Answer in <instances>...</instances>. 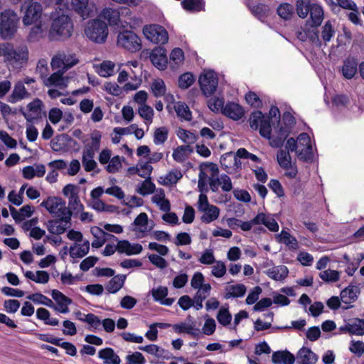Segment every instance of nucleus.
<instances>
[{"label": "nucleus", "instance_id": "obj_58", "mask_svg": "<svg viewBox=\"0 0 364 364\" xmlns=\"http://www.w3.org/2000/svg\"><path fill=\"white\" fill-rule=\"evenodd\" d=\"M126 364H145L146 359L140 352H134L126 356Z\"/></svg>", "mask_w": 364, "mask_h": 364}, {"label": "nucleus", "instance_id": "obj_10", "mask_svg": "<svg viewBox=\"0 0 364 364\" xmlns=\"http://www.w3.org/2000/svg\"><path fill=\"white\" fill-rule=\"evenodd\" d=\"M297 156L299 160L311 162L314 154L311 139L307 133L302 132L297 137Z\"/></svg>", "mask_w": 364, "mask_h": 364}, {"label": "nucleus", "instance_id": "obj_7", "mask_svg": "<svg viewBox=\"0 0 364 364\" xmlns=\"http://www.w3.org/2000/svg\"><path fill=\"white\" fill-rule=\"evenodd\" d=\"M87 37L97 43H104L108 36L107 24L100 19H94L85 29Z\"/></svg>", "mask_w": 364, "mask_h": 364}, {"label": "nucleus", "instance_id": "obj_32", "mask_svg": "<svg viewBox=\"0 0 364 364\" xmlns=\"http://www.w3.org/2000/svg\"><path fill=\"white\" fill-rule=\"evenodd\" d=\"M203 215L200 218V220L203 223L208 224L210 223L215 220H217L220 215V208L214 205H211L208 208H206V210L203 211Z\"/></svg>", "mask_w": 364, "mask_h": 364}, {"label": "nucleus", "instance_id": "obj_54", "mask_svg": "<svg viewBox=\"0 0 364 364\" xmlns=\"http://www.w3.org/2000/svg\"><path fill=\"white\" fill-rule=\"evenodd\" d=\"M68 208L71 210L73 215L75 217L84 210V205L81 203L79 196H75L74 198H69Z\"/></svg>", "mask_w": 364, "mask_h": 364}, {"label": "nucleus", "instance_id": "obj_36", "mask_svg": "<svg viewBox=\"0 0 364 364\" xmlns=\"http://www.w3.org/2000/svg\"><path fill=\"white\" fill-rule=\"evenodd\" d=\"M90 250V243L88 241L84 242L82 245L79 247H70V255L73 258H82L85 256Z\"/></svg>", "mask_w": 364, "mask_h": 364}, {"label": "nucleus", "instance_id": "obj_14", "mask_svg": "<svg viewBox=\"0 0 364 364\" xmlns=\"http://www.w3.org/2000/svg\"><path fill=\"white\" fill-rule=\"evenodd\" d=\"M244 4L251 14L261 21H264L270 14V8L267 4L259 3L253 5L251 0H245Z\"/></svg>", "mask_w": 364, "mask_h": 364}, {"label": "nucleus", "instance_id": "obj_6", "mask_svg": "<svg viewBox=\"0 0 364 364\" xmlns=\"http://www.w3.org/2000/svg\"><path fill=\"white\" fill-rule=\"evenodd\" d=\"M3 56L5 61L10 63H23L28 60V52L26 47L15 49L10 43L0 44V57Z\"/></svg>", "mask_w": 364, "mask_h": 364}, {"label": "nucleus", "instance_id": "obj_19", "mask_svg": "<svg viewBox=\"0 0 364 364\" xmlns=\"http://www.w3.org/2000/svg\"><path fill=\"white\" fill-rule=\"evenodd\" d=\"M101 138L102 134L100 132L95 131L91 134L90 143L85 145V149L83 151V154H86L88 156V158L93 159L95 152L100 150Z\"/></svg>", "mask_w": 364, "mask_h": 364}, {"label": "nucleus", "instance_id": "obj_11", "mask_svg": "<svg viewBox=\"0 0 364 364\" xmlns=\"http://www.w3.org/2000/svg\"><path fill=\"white\" fill-rule=\"evenodd\" d=\"M198 83L203 94L205 97H210L216 90L218 78L214 71L208 70L200 75Z\"/></svg>", "mask_w": 364, "mask_h": 364}, {"label": "nucleus", "instance_id": "obj_40", "mask_svg": "<svg viewBox=\"0 0 364 364\" xmlns=\"http://www.w3.org/2000/svg\"><path fill=\"white\" fill-rule=\"evenodd\" d=\"M151 88L154 96L156 97H163L166 91L165 83L161 78L154 80L151 84Z\"/></svg>", "mask_w": 364, "mask_h": 364}, {"label": "nucleus", "instance_id": "obj_37", "mask_svg": "<svg viewBox=\"0 0 364 364\" xmlns=\"http://www.w3.org/2000/svg\"><path fill=\"white\" fill-rule=\"evenodd\" d=\"M348 332L352 335H364V319L356 318L355 322L348 323Z\"/></svg>", "mask_w": 364, "mask_h": 364}, {"label": "nucleus", "instance_id": "obj_46", "mask_svg": "<svg viewBox=\"0 0 364 364\" xmlns=\"http://www.w3.org/2000/svg\"><path fill=\"white\" fill-rule=\"evenodd\" d=\"M155 184L151 181V178H146L141 184L138 189V193L141 196H146L154 192Z\"/></svg>", "mask_w": 364, "mask_h": 364}, {"label": "nucleus", "instance_id": "obj_35", "mask_svg": "<svg viewBox=\"0 0 364 364\" xmlns=\"http://www.w3.org/2000/svg\"><path fill=\"white\" fill-rule=\"evenodd\" d=\"M264 115L260 110L253 111L249 117V123L252 129L257 130L261 129L262 121L264 120Z\"/></svg>", "mask_w": 364, "mask_h": 364}, {"label": "nucleus", "instance_id": "obj_22", "mask_svg": "<svg viewBox=\"0 0 364 364\" xmlns=\"http://www.w3.org/2000/svg\"><path fill=\"white\" fill-rule=\"evenodd\" d=\"M150 60L152 64L161 70L167 67V58L165 50L162 49H154L150 54Z\"/></svg>", "mask_w": 364, "mask_h": 364}, {"label": "nucleus", "instance_id": "obj_4", "mask_svg": "<svg viewBox=\"0 0 364 364\" xmlns=\"http://www.w3.org/2000/svg\"><path fill=\"white\" fill-rule=\"evenodd\" d=\"M18 17L12 9H7L0 14V36L6 39L11 38L16 32Z\"/></svg>", "mask_w": 364, "mask_h": 364}, {"label": "nucleus", "instance_id": "obj_57", "mask_svg": "<svg viewBox=\"0 0 364 364\" xmlns=\"http://www.w3.org/2000/svg\"><path fill=\"white\" fill-rule=\"evenodd\" d=\"M208 181V176L206 173L200 168V171L198 174V188L200 193H207L208 191V188L207 185V182Z\"/></svg>", "mask_w": 364, "mask_h": 364}, {"label": "nucleus", "instance_id": "obj_50", "mask_svg": "<svg viewBox=\"0 0 364 364\" xmlns=\"http://www.w3.org/2000/svg\"><path fill=\"white\" fill-rule=\"evenodd\" d=\"M43 33V29L42 24L40 23L33 26L29 32L28 36V40L30 42L38 41L42 37Z\"/></svg>", "mask_w": 364, "mask_h": 364}, {"label": "nucleus", "instance_id": "obj_64", "mask_svg": "<svg viewBox=\"0 0 364 364\" xmlns=\"http://www.w3.org/2000/svg\"><path fill=\"white\" fill-rule=\"evenodd\" d=\"M215 264L213 267L212 274L217 278H220L226 273V266L222 261L215 262Z\"/></svg>", "mask_w": 364, "mask_h": 364}, {"label": "nucleus", "instance_id": "obj_16", "mask_svg": "<svg viewBox=\"0 0 364 364\" xmlns=\"http://www.w3.org/2000/svg\"><path fill=\"white\" fill-rule=\"evenodd\" d=\"M243 107L237 103L228 102L223 109L222 114L233 120H239L244 115Z\"/></svg>", "mask_w": 364, "mask_h": 364}, {"label": "nucleus", "instance_id": "obj_8", "mask_svg": "<svg viewBox=\"0 0 364 364\" xmlns=\"http://www.w3.org/2000/svg\"><path fill=\"white\" fill-rule=\"evenodd\" d=\"M25 9L23 17L24 25L28 26L36 23L41 18L43 8L40 3L33 1V0H24L21 6V9Z\"/></svg>", "mask_w": 364, "mask_h": 364}, {"label": "nucleus", "instance_id": "obj_29", "mask_svg": "<svg viewBox=\"0 0 364 364\" xmlns=\"http://www.w3.org/2000/svg\"><path fill=\"white\" fill-rule=\"evenodd\" d=\"M28 92L26 90L24 85L21 82H18L15 85L11 95L9 96V102L11 103H16L28 96Z\"/></svg>", "mask_w": 364, "mask_h": 364}, {"label": "nucleus", "instance_id": "obj_45", "mask_svg": "<svg viewBox=\"0 0 364 364\" xmlns=\"http://www.w3.org/2000/svg\"><path fill=\"white\" fill-rule=\"evenodd\" d=\"M115 65L114 63L109 60L103 61L98 70V73L102 77H109L114 74Z\"/></svg>", "mask_w": 364, "mask_h": 364}, {"label": "nucleus", "instance_id": "obj_3", "mask_svg": "<svg viewBox=\"0 0 364 364\" xmlns=\"http://www.w3.org/2000/svg\"><path fill=\"white\" fill-rule=\"evenodd\" d=\"M73 33V23L68 15L61 14L53 18L48 33L50 41H63Z\"/></svg>", "mask_w": 364, "mask_h": 364}, {"label": "nucleus", "instance_id": "obj_43", "mask_svg": "<svg viewBox=\"0 0 364 364\" xmlns=\"http://www.w3.org/2000/svg\"><path fill=\"white\" fill-rule=\"evenodd\" d=\"M168 129L166 127L156 128L154 134V142L155 144H163L168 139Z\"/></svg>", "mask_w": 364, "mask_h": 364}, {"label": "nucleus", "instance_id": "obj_1", "mask_svg": "<svg viewBox=\"0 0 364 364\" xmlns=\"http://www.w3.org/2000/svg\"><path fill=\"white\" fill-rule=\"evenodd\" d=\"M41 206L45 208L53 218L47 223L50 233L60 235L70 227L73 212L66 206V202L62 198L48 196L41 203Z\"/></svg>", "mask_w": 364, "mask_h": 364}, {"label": "nucleus", "instance_id": "obj_34", "mask_svg": "<svg viewBox=\"0 0 364 364\" xmlns=\"http://www.w3.org/2000/svg\"><path fill=\"white\" fill-rule=\"evenodd\" d=\"M174 109L178 117L186 121H191L192 119L191 112L185 102L181 101L177 102L174 105Z\"/></svg>", "mask_w": 364, "mask_h": 364}, {"label": "nucleus", "instance_id": "obj_56", "mask_svg": "<svg viewBox=\"0 0 364 364\" xmlns=\"http://www.w3.org/2000/svg\"><path fill=\"white\" fill-rule=\"evenodd\" d=\"M177 135L185 143H194L197 139L194 133L181 128L178 131Z\"/></svg>", "mask_w": 364, "mask_h": 364}, {"label": "nucleus", "instance_id": "obj_55", "mask_svg": "<svg viewBox=\"0 0 364 364\" xmlns=\"http://www.w3.org/2000/svg\"><path fill=\"white\" fill-rule=\"evenodd\" d=\"M78 320L87 323L94 329H97L99 326L102 324V321H100L99 317L92 313H89L85 315V318L78 317Z\"/></svg>", "mask_w": 364, "mask_h": 364}, {"label": "nucleus", "instance_id": "obj_42", "mask_svg": "<svg viewBox=\"0 0 364 364\" xmlns=\"http://www.w3.org/2000/svg\"><path fill=\"white\" fill-rule=\"evenodd\" d=\"M28 300L33 301L36 304H41L48 307H53V302L46 296L42 294L41 293H34L27 296L26 297Z\"/></svg>", "mask_w": 364, "mask_h": 364}, {"label": "nucleus", "instance_id": "obj_61", "mask_svg": "<svg viewBox=\"0 0 364 364\" xmlns=\"http://www.w3.org/2000/svg\"><path fill=\"white\" fill-rule=\"evenodd\" d=\"M151 295L156 301H161L168 295V289L166 287L159 286L151 291Z\"/></svg>", "mask_w": 364, "mask_h": 364}, {"label": "nucleus", "instance_id": "obj_39", "mask_svg": "<svg viewBox=\"0 0 364 364\" xmlns=\"http://www.w3.org/2000/svg\"><path fill=\"white\" fill-rule=\"evenodd\" d=\"M279 242L284 243L291 249L298 248V242L296 239L291 236V234L287 231L282 230L281 233L279 234Z\"/></svg>", "mask_w": 364, "mask_h": 364}, {"label": "nucleus", "instance_id": "obj_53", "mask_svg": "<svg viewBox=\"0 0 364 364\" xmlns=\"http://www.w3.org/2000/svg\"><path fill=\"white\" fill-rule=\"evenodd\" d=\"M320 278L328 282H336L339 280L340 273L336 270L327 269L320 273Z\"/></svg>", "mask_w": 364, "mask_h": 364}, {"label": "nucleus", "instance_id": "obj_9", "mask_svg": "<svg viewBox=\"0 0 364 364\" xmlns=\"http://www.w3.org/2000/svg\"><path fill=\"white\" fill-rule=\"evenodd\" d=\"M145 37L155 44L164 45L168 41V35L166 28L159 24L146 25L143 28Z\"/></svg>", "mask_w": 364, "mask_h": 364}, {"label": "nucleus", "instance_id": "obj_13", "mask_svg": "<svg viewBox=\"0 0 364 364\" xmlns=\"http://www.w3.org/2000/svg\"><path fill=\"white\" fill-rule=\"evenodd\" d=\"M290 132L289 128L287 126H282L272 135V132L269 136H263L269 139V144L274 148H280L283 146L284 141L289 136Z\"/></svg>", "mask_w": 364, "mask_h": 364}, {"label": "nucleus", "instance_id": "obj_44", "mask_svg": "<svg viewBox=\"0 0 364 364\" xmlns=\"http://www.w3.org/2000/svg\"><path fill=\"white\" fill-rule=\"evenodd\" d=\"M188 151L190 152L192 151V149L189 145H182L178 146L176 149H174L172 156L173 159L179 163H182L186 160V151Z\"/></svg>", "mask_w": 364, "mask_h": 364}, {"label": "nucleus", "instance_id": "obj_21", "mask_svg": "<svg viewBox=\"0 0 364 364\" xmlns=\"http://www.w3.org/2000/svg\"><path fill=\"white\" fill-rule=\"evenodd\" d=\"M360 293V289L358 286L349 285L341 291V299L344 304H350L357 300Z\"/></svg>", "mask_w": 364, "mask_h": 364}, {"label": "nucleus", "instance_id": "obj_30", "mask_svg": "<svg viewBox=\"0 0 364 364\" xmlns=\"http://www.w3.org/2000/svg\"><path fill=\"white\" fill-rule=\"evenodd\" d=\"M126 275L118 274L114 276L106 285V289L109 293H117L124 285Z\"/></svg>", "mask_w": 364, "mask_h": 364}, {"label": "nucleus", "instance_id": "obj_62", "mask_svg": "<svg viewBox=\"0 0 364 364\" xmlns=\"http://www.w3.org/2000/svg\"><path fill=\"white\" fill-rule=\"evenodd\" d=\"M21 306L20 301L16 299H8L4 303L5 311L9 314L16 313Z\"/></svg>", "mask_w": 364, "mask_h": 364}, {"label": "nucleus", "instance_id": "obj_27", "mask_svg": "<svg viewBox=\"0 0 364 364\" xmlns=\"http://www.w3.org/2000/svg\"><path fill=\"white\" fill-rule=\"evenodd\" d=\"M181 6L184 10L191 13L204 11L205 1V0H183Z\"/></svg>", "mask_w": 364, "mask_h": 364}, {"label": "nucleus", "instance_id": "obj_47", "mask_svg": "<svg viewBox=\"0 0 364 364\" xmlns=\"http://www.w3.org/2000/svg\"><path fill=\"white\" fill-rule=\"evenodd\" d=\"M218 321L223 326H227L229 325L232 320V315L230 314L228 309L221 307L217 314Z\"/></svg>", "mask_w": 364, "mask_h": 364}, {"label": "nucleus", "instance_id": "obj_41", "mask_svg": "<svg viewBox=\"0 0 364 364\" xmlns=\"http://www.w3.org/2000/svg\"><path fill=\"white\" fill-rule=\"evenodd\" d=\"M277 13L283 19H290L294 13L293 6L289 3H282L277 7Z\"/></svg>", "mask_w": 364, "mask_h": 364}, {"label": "nucleus", "instance_id": "obj_17", "mask_svg": "<svg viewBox=\"0 0 364 364\" xmlns=\"http://www.w3.org/2000/svg\"><path fill=\"white\" fill-rule=\"evenodd\" d=\"M117 252L119 254H126L127 255H138L141 252L143 247L139 243H130L127 240H117Z\"/></svg>", "mask_w": 364, "mask_h": 364}, {"label": "nucleus", "instance_id": "obj_33", "mask_svg": "<svg viewBox=\"0 0 364 364\" xmlns=\"http://www.w3.org/2000/svg\"><path fill=\"white\" fill-rule=\"evenodd\" d=\"M228 291L224 297L226 299L230 298L242 297L246 293V287L242 284H238L235 285H231L226 289Z\"/></svg>", "mask_w": 364, "mask_h": 364}, {"label": "nucleus", "instance_id": "obj_20", "mask_svg": "<svg viewBox=\"0 0 364 364\" xmlns=\"http://www.w3.org/2000/svg\"><path fill=\"white\" fill-rule=\"evenodd\" d=\"M92 233L95 237L94 240L92 242V247L94 248L101 247L108 240H118L116 236L105 232L100 228H96V232L92 230Z\"/></svg>", "mask_w": 364, "mask_h": 364}, {"label": "nucleus", "instance_id": "obj_2", "mask_svg": "<svg viewBox=\"0 0 364 364\" xmlns=\"http://www.w3.org/2000/svg\"><path fill=\"white\" fill-rule=\"evenodd\" d=\"M296 11L301 18L310 16L303 31L298 32L297 38L301 41L309 39L316 46H318V4H312L311 0H296Z\"/></svg>", "mask_w": 364, "mask_h": 364}, {"label": "nucleus", "instance_id": "obj_24", "mask_svg": "<svg viewBox=\"0 0 364 364\" xmlns=\"http://www.w3.org/2000/svg\"><path fill=\"white\" fill-rule=\"evenodd\" d=\"M272 361L274 364H294L295 357L288 350H278L272 353Z\"/></svg>", "mask_w": 364, "mask_h": 364}, {"label": "nucleus", "instance_id": "obj_59", "mask_svg": "<svg viewBox=\"0 0 364 364\" xmlns=\"http://www.w3.org/2000/svg\"><path fill=\"white\" fill-rule=\"evenodd\" d=\"M208 105L209 109L214 112H218L219 111L222 112L225 107L224 100L218 97L211 98L209 100Z\"/></svg>", "mask_w": 364, "mask_h": 364}, {"label": "nucleus", "instance_id": "obj_31", "mask_svg": "<svg viewBox=\"0 0 364 364\" xmlns=\"http://www.w3.org/2000/svg\"><path fill=\"white\" fill-rule=\"evenodd\" d=\"M89 0H71V4L76 13L83 18L90 16V10L87 8Z\"/></svg>", "mask_w": 364, "mask_h": 364}, {"label": "nucleus", "instance_id": "obj_51", "mask_svg": "<svg viewBox=\"0 0 364 364\" xmlns=\"http://www.w3.org/2000/svg\"><path fill=\"white\" fill-rule=\"evenodd\" d=\"M245 100L252 107L260 108L262 107V101L258 95L252 91H249L245 95Z\"/></svg>", "mask_w": 364, "mask_h": 364}, {"label": "nucleus", "instance_id": "obj_49", "mask_svg": "<svg viewBox=\"0 0 364 364\" xmlns=\"http://www.w3.org/2000/svg\"><path fill=\"white\" fill-rule=\"evenodd\" d=\"M195 82V77L191 73H185L178 78V87L181 89H187Z\"/></svg>", "mask_w": 364, "mask_h": 364}, {"label": "nucleus", "instance_id": "obj_60", "mask_svg": "<svg viewBox=\"0 0 364 364\" xmlns=\"http://www.w3.org/2000/svg\"><path fill=\"white\" fill-rule=\"evenodd\" d=\"M121 166L122 164L120 157L119 156H114L109 161L106 170L108 173H114L119 171V168Z\"/></svg>", "mask_w": 364, "mask_h": 364}, {"label": "nucleus", "instance_id": "obj_63", "mask_svg": "<svg viewBox=\"0 0 364 364\" xmlns=\"http://www.w3.org/2000/svg\"><path fill=\"white\" fill-rule=\"evenodd\" d=\"M138 112L141 117L151 122L154 110L150 106L146 105H141V107L139 108Z\"/></svg>", "mask_w": 364, "mask_h": 364}, {"label": "nucleus", "instance_id": "obj_23", "mask_svg": "<svg viewBox=\"0 0 364 364\" xmlns=\"http://www.w3.org/2000/svg\"><path fill=\"white\" fill-rule=\"evenodd\" d=\"M98 357L103 360V364H120L121 363L119 356L110 347L100 350Z\"/></svg>", "mask_w": 364, "mask_h": 364}, {"label": "nucleus", "instance_id": "obj_12", "mask_svg": "<svg viewBox=\"0 0 364 364\" xmlns=\"http://www.w3.org/2000/svg\"><path fill=\"white\" fill-rule=\"evenodd\" d=\"M125 14L126 16L131 15L132 12L129 8L120 7L119 9H114L112 8H105L102 9L100 16L107 20L110 26H118L120 22V16Z\"/></svg>", "mask_w": 364, "mask_h": 364}, {"label": "nucleus", "instance_id": "obj_18", "mask_svg": "<svg viewBox=\"0 0 364 364\" xmlns=\"http://www.w3.org/2000/svg\"><path fill=\"white\" fill-rule=\"evenodd\" d=\"M358 63L355 58L349 56L346 58L341 68L343 76L348 80L352 79L358 71Z\"/></svg>", "mask_w": 364, "mask_h": 364}, {"label": "nucleus", "instance_id": "obj_38", "mask_svg": "<svg viewBox=\"0 0 364 364\" xmlns=\"http://www.w3.org/2000/svg\"><path fill=\"white\" fill-rule=\"evenodd\" d=\"M336 33V29L331 21H327L322 27L321 38L324 42H329Z\"/></svg>", "mask_w": 364, "mask_h": 364}, {"label": "nucleus", "instance_id": "obj_26", "mask_svg": "<svg viewBox=\"0 0 364 364\" xmlns=\"http://www.w3.org/2000/svg\"><path fill=\"white\" fill-rule=\"evenodd\" d=\"M45 85L55 86L60 89H64L68 86V82L63 77V73L60 70H58L50 75L45 82Z\"/></svg>", "mask_w": 364, "mask_h": 364}, {"label": "nucleus", "instance_id": "obj_5", "mask_svg": "<svg viewBox=\"0 0 364 364\" xmlns=\"http://www.w3.org/2000/svg\"><path fill=\"white\" fill-rule=\"evenodd\" d=\"M117 44L130 53H136L142 48L141 38L134 31L129 30H124L118 33Z\"/></svg>", "mask_w": 364, "mask_h": 364}, {"label": "nucleus", "instance_id": "obj_48", "mask_svg": "<svg viewBox=\"0 0 364 364\" xmlns=\"http://www.w3.org/2000/svg\"><path fill=\"white\" fill-rule=\"evenodd\" d=\"M51 296L60 306H68L73 302L71 299L66 296L61 291L57 289H53L52 291Z\"/></svg>", "mask_w": 364, "mask_h": 364}, {"label": "nucleus", "instance_id": "obj_52", "mask_svg": "<svg viewBox=\"0 0 364 364\" xmlns=\"http://www.w3.org/2000/svg\"><path fill=\"white\" fill-rule=\"evenodd\" d=\"M161 194H162L161 197L159 196H154L152 198L153 202L156 203L159 206V208L161 211L168 213L171 209L170 202L168 199H166L164 198L165 195L163 191H162Z\"/></svg>", "mask_w": 364, "mask_h": 364}, {"label": "nucleus", "instance_id": "obj_15", "mask_svg": "<svg viewBox=\"0 0 364 364\" xmlns=\"http://www.w3.org/2000/svg\"><path fill=\"white\" fill-rule=\"evenodd\" d=\"M277 117L278 119V124L280 122V112L279 109L277 106L272 105L269 114L267 116L264 115V120H263L261 124V129H259V134L262 136H267L269 135L272 132L271 122L272 118Z\"/></svg>", "mask_w": 364, "mask_h": 364}, {"label": "nucleus", "instance_id": "obj_28", "mask_svg": "<svg viewBox=\"0 0 364 364\" xmlns=\"http://www.w3.org/2000/svg\"><path fill=\"white\" fill-rule=\"evenodd\" d=\"M289 269L284 265L274 266L269 269L267 275L275 281H282L288 277Z\"/></svg>", "mask_w": 364, "mask_h": 364}, {"label": "nucleus", "instance_id": "obj_25", "mask_svg": "<svg viewBox=\"0 0 364 364\" xmlns=\"http://www.w3.org/2000/svg\"><path fill=\"white\" fill-rule=\"evenodd\" d=\"M316 360L317 355L308 348H301L297 353L296 362L298 364H314Z\"/></svg>", "mask_w": 364, "mask_h": 364}]
</instances>
